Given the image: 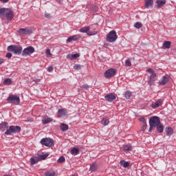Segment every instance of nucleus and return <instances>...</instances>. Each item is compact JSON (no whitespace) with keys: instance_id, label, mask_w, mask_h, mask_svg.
Wrapping results in <instances>:
<instances>
[{"instance_id":"423d86ee","label":"nucleus","mask_w":176,"mask_h":176,"mask_svg":"<svg viewBox=\"0 0 176 176\" xmlns=\"http://www.w3.org/2000/svg\"><path fill=\"white\" fill-rule=\"evenodd\" d=\"M41 144L45 146L50 147L54 146V141L50 138H45L41 140Z\"/></svg>"},{"instance_id":"6ab92c4d","label":"nucleus","mask_w":176,"mask_h":176,"mask_svg":"<svg viewBox=\"0 0 176 176\" xmlns=\"http://www.w3.org/2000/svg\"><path fill=\"white\" fill-rule=\"evenodd\" d=\"M8 10L9 8H0V17L1 19H3V17L6 16V13L8 12Z\"/></svg>"},{"instance_id":"f704fd0d","label":"nucleus","mask_w":176,"mask_h":176,"mask_svg":"<svg viewBox=\"0 0 176 176\" xmlns=\"http://www.w3.org/2000/svg\"><path fill=\"white\" fill-rule=\"evenodd\" d=\"M45 56L46 57L49 58V57H52V56H53V54H52V52H50V49H47L45 51Z\"/></svg>"},{"instance_id":"4468645a","label":"nucleus","mask_w":176,"mask_h":176,"mask_svg":"<svg viewBox=\"0 0 176 176\" xmlns=\"http://www.w3.org/2000/svg\"><path fill=\"white\" fill-rule=\"evenodd\" d=\"M80 38H82V36L80 34H76L67 38V43H69L70 42H72V41H78V39H80Z\"/></svg>"},{"instance_id":"58836bf2","label":"nucleus","mask_w":176,"mask_h":176,"mask_svg":"<svg viewBox=\"0 0 176 176\" xmlns=\"http://www.w3.org/2000/svg\"><path fill=\"white\" fill-rule=\"evenodd\" d=\"M53 120L52 118H46L43 120V124H47V123H50Z\"/></svg>"},{"instance_id":"8fccbe9b","label":"nucleus","mask_w":176,"mask_h":176,"mask_svg":"<svg viewBox=\"0 0 176 176\" xmlns=\"http://www.w3.org/2000/svg\"><path fill=\"white\" fill-rule=\"evenodd\" d=\"M45 17L46 19H50L51 15H50V14H49V13H46V14H45Z\"/></svg>"},{"instance_id":"f03ea898","label":"nucleus","mask_w":176,"mask_h":176,"mask_svg":"<svg viewBox=\"0 0 176 176\" xmlns=\"http://www.w3.org/2000/svg\"><path fill=\"white\" fill-rule=\"evenodd\" d=\"M7 50L8 52H12L14 54L20 56L23 53V47L20 45H12L8 47Z\"/></svg>"},{"instance_id":"4be33fe9","label":"nucleus","mask_w":176,"mask_h":176,"mask_svg":"<svg viewBox=\"0 0 176 176\" xmlns=\"http://www.w3.org/2000/svg\"><path fill=\"white\" fill-rule=\"evenodd\" d=\"M157 8H162L164 5H166V0H157L156 1Z\"/></svg>"},{"instance_id":"ea45409f","label":"nucleus","mask_w":176,"mask_h":176,"mask_svg":"<svg viewBox=\"0 0 176 176\" xmlns=\"http://www.w3.org/2000/svg\"><path fill=\"white\" fill-rule=\"evenodd\" d=\"M125 65L126 67H131V60H130V59H126L125 60Z\"/></svg>"},{"instance_id":"dca6fc26","label":"nucleus","mask_w":176,"mask_h":176,"mask_svg":"<svg viewBox=\"0 0 176 176\" xmlns=\"http://www.w3.org/2000/svg\"><path fill=\"white\" fill-rule=\"evenodd\" d=\"M79 32H82V34H87V35H89V32H90V27H82L79 30Z\"/></svg>"},{"instance_id":"cd10ccee","label":"nucleus","mask_w":176,"mask_h":176,"mask_svg":"<svg viewBox=\"0 0 176 176\" xmlns=\"http://www.w3.org/2000/svg\"><path fill=\"white\" fill-rule=\"evenodd\" d=\"M39 162V158H35V157H32L30 159V164L32 166H34V164H36Z\"/></svg>"},{"instance_id":"7ed1b4c3","label":"nucleus","mask_w":176,"mask_h":176,"mask_svg":"<svg viewBox=\"0 0 176 176\" xmlns=\"http://www.w3.org/2000/svg\"><path fill=\"white\" fill-rule=\"evenodd\" d=\"M21 131V127L19 126L11 125L4 133L5 135H12V134H17Z\"/></svg>"},{"instance_id":"c03bdc74","label":"nucleus","mask_w":176,"mask_h":176,"mask_svg":"<svg viewBox=\"0 0 176 176\" xmlns=\"http://www.w3.org/2000/svg\"><path fill=\"white\" fill-rule=\"evenodd\" d=\"M82 87V89H84V90H89V89H90V86H89L88 85H84Z\"/></svg>"},{"instance_id":"37998d69","label":"nucleus","mask_w":176,"mask_h":176,"mask_svg":"<svg viewBox=\"0 0 176 176\" xmlns=\"http://www.w3.org/2000/svg\"><path fill=\"white\" fill-rule=\"evenodd\" d=\"M96 34H97V32H96V31H94V32H89V33H88V35L89 36H93V35H96Z\"/></svg>"},{"instance_id":"c756f323","label":"nucleus","mask_w":176,"mask_h":176,"mask_svg":"<svg viewBox=\"0 0 176 176\" xmlns=\"http://www.w3.org/2000/svg\"><path fill=\"white\" fill-rule=\"evenodd\" d=\"M101 124H102V126H108V124H109V120L103 118L101 120Z\"/></svg>"},{"instance_id":"09e8293b","label":"nucleus","mask_w":176,"mask_h":176,"mask_svg":"<svg viewBox=\"0 0 176 176\" xmlns=\"http://www.w3.org/2000/svg\"><path fill=\"white\" fill-rule=\"evenodd\" d=\"M52 71H53L52 66H50V67H47V72H52Z\"/></svg>"},{"instance_id":"9b49d317","label":"nucleus","mask_w":176,"mask_h":176,"mask_svg":"<svg viewBox=\"0 0 176 176\" xmlns=\"http://www.w3.org/2000/svg\"><path fill=\"white\" fill-rule=\"evenodd\" d=\"M18 33L19 35H29L30 34H32V30L28 28H20L18 30Z\"/></svg>"},{"instance_id":"0eeeda50","label":"nucleus","mask_w":176,"mask_h":176,"mask_svg":"<svg viewBox=\"0 0 176 176\" xmlns=\"http://www.w3.org/2000/svg\"><path fill=\"white\" fill-rule=\"evenodd\" d=\"M160 124V118L157 116H153L149 120V126L151 127H157Z\"/></svg>"},{"instance_id":"20e7f679","label":"nucleus","mask_w":176,"mask_h":176,"mask_svg":"<svg viewBox=\"0 0 176 176\" xmlns=\"http://www.w3.org/2000/svg\"><path fill=\"white\" fill-rule=\"evenodd\" d=\"M8 104L19 105L20 104V96L18 95H10L7 98Z\"/></svg>"},{"instance_id":"de8ad7c7","label":"nucleus","mask_w":176,"mask_h":176,"mask_svg":"<svg viewBox=\"0 0 176 176\" xmlns=\"http://www.w3.org/2000/svg\"><path fill=\"white\" fill-rule=\"evenodd\" d=\"M74 69H80V65H74Z\"/></svg>"},{"instance_id":"e433bc0d","label":"nucleus","mask_w":176,"mask_h":176,"mask_svg":"<svg viewBox=\"0 0 176 176\" xmlns=\"http://www.w3.org/2000/svg\"><path fill=\"white\" fill-rule=\"evenodd\" d=\"M46 176H54L56 175V172L54 171H47L45 173Z\"/></svg>"},{"instance_id":"4c0bfd02","label":"nucleus","mask_w":176,"mask_h":176,"mask_svg":"<svg viewBox=\"0 0 176 176\" xmlns=\"http://www.w3.org/2000/svg\"><path fill=\"white\" fill-rule=\"evenodd\" d=\"M131 149H132V147L130 145H126L124 147V151H125V152H129V151H131Z\"/></svg>"},{"instance_id":"412c9836","label":"nucleus","mask_w":176,"mask_h":176,"mask_svg":"<svg viewBox=\"0 0 176 176\" xmlns=\"http://www.w3.org/2000/svg\"><path fill=\"white\" fill-rule=\"evenodd\" d=\"M120 164L124 167V168H127L130 166V162H126L124 160H122L120 162Z\"/></svg>"},{"instance_id":"9d476101","label":"nucleus","mask_w":176,"mask_h":176,"mask_svg":"<svg viewBox=\"0 0 176 176\" xmlns=\"http://www.w3.org/2000/svg\"><path fill=\"white\" fill-rule=\"evenodd\" d=\"M169 81H170V76L165 75L162 76L160 80L159 81V85H160V86H164V85H166V83H168Z\"/></svg>"},{"instance_id":"79ce46f5","label":"nucleus","mask_w":176,"mask_h":176,"mask_svg":"<svg viewBox=\"0 0 176 176\" xmlns=\"http://www.w3.org/2000/svg\"><path fill=\"white\" fill-rule=\"evenodd\" d=\"M64 162H65V157L63 156L58 160V163H64Z\"/></svg>"},{"instance_id":"49530a36","label":"nucleus","mask_w":176,"mask_h":176,"mask_svg":"<svg viewBox=\"0 0 176 176\" xmlns=\"http://www.w3.org/2000/svg\"><path fill=\"white\" fill-rule=\"evenodd\" d=\"M12 53H10V52H8L7 54H6V57L7 58H12Z\"/></svg>"},{"instance_id":"a878e982","label":"nucleus","mask_w":176,"mask_h":176,"mask_svg":"<svg viewBox=\"0 0 176 176\" xmlns=\"http://www.w3.org/2000/svg\"><path fill=\"white\" fill-rule=\"evenodd\" d=\"M60 129L61 131H67V130H68V129H69V126H68V125H67L64 123H62V124H60Z\"/></svg>"},{"instance_id":"6e6552de","label":"nucleus","mask_w":176,"mask_h":176,"mask_svg":"<svg viewBox=\"0 0 176 176\" xmlns=\"http://www.w3.org/2000/svg\"><path fill=\"white\" fill-rule=\"evenodd\" d=\"M35 52V48L32 46H29L26 48H25L21 53V56H30V54H32V53Z\"/></svg>"},{"instance_id":"f3484780","label":"nucleus","mask_w":176,"mask_h":176,"mask_svg":"<svg viewBox=\"0 0 176 176\" xmlns=\"http://www.w3.org/2000/svg\"><path fill=\"white\" fill-rule=\"evenodd\" d=\"M80 55L79 54H67L66 58L68 60H76Z\"/></svg>"},{"instance_id":"bb28decb","label":"nucleus","mask_w":176,"mask_h":176,"mask_svg":"<svg viewBox=\"0 0 176 176\" xmlns=\"http://www.w3.org/2000/svg\"><path fill=\"white\" fill-rule=\"evenodd\" d=\"M157 127V131L158 133H163L164 130V126H163V124H160Z\"/></svg>"},{"instance_id":"7c9ffc66","label":"nucleus","mask_w":176,"mask_h":176,"mask_svg":"<svg viewBox=\"0 0 176 176\" xmlns=\"http://www.w3.org/2000/svg\"><path fill=\"white\" fill-rule=\"evenodd\" d=\"M89 170L93 172L97 171V164H96V163H93L91 165Z\"/></svg>"},{"instance_id":"864d4df0","label":"nucleus","mask_w":176,"mask_h":176,"mask_svg":"<svg viewBox=\"0 0 176 176\" xmlns=\"http://www.w3.org/2000/svg\"><path fill=\"white\" fill-rule=\"evenodd\" d=\"M153 127H155V126H150V128H149V129H148V132H149V133H152V129H153Z\"/></svg>"},{"instance_id":"a18cd8bd","label":"nucleus","mask_w":176,"mask_h":176,"mask_svg":"<svg viewBox=\"0 0 176 176\" xmlns=\"http://www.w3.org/2000/svg\"><path fill=\"white\" fill-rule=\"evenodd\" d=\"M139 120L140 122H142L143 124H145V123H146V120H145V118H140Z\"/></svg>"},{"instance_id":"ddd939ff","label":"nucleus","mask_w":176,"mask_h":176,"mask_svg":"<svg viewBox=\"0 0 176 176\" xmlns=\"http://www.w3.org/2000/svg\"><path fill=\"white\" fill-rule=\"evenodd\" d=\"M14 16V15L13 14V10L8 8L5 17L7 19V20H8L9 21H11V20H13Z\"/></svg>"},{"instance_id":"a19ab883","label":"nucleus","mask_w":176,"mask_h":176,"mask_svg":"<svg viewBox=\"0 0 176 176\" xmlns=\"http://www.w3.org/2000/svg\"><path fill=\"white\" fill-rule=\"evenodd\" d=\"M146 130V123L143 124L140 133H144Z\"/></svg>"},{"instance_id":"a211bd4d","label":"nucleus","mask_w":176,"mask_h":176,"mask_svg":"<svg viewBox=\"0 0 176 176\" xmlns=\"http://www.w3.org/2000/svg\"><path fill=\"white\" fill-rule=\"evenodd\" d=\"M8 122H3L0 124V130L1 131H5V130H8L9 126H8Z\"/></svg>"},{"instance_id":"b1692460","label":"nucleus","mask_w":176,"mask_h":176,"mask_svg":"<svg viewBox=\"0 0 176 176\" xmlns=\"http://www.w3.org/2000/svg\"><path fill=\"white\" fill-rule=\"evenodd\" d=\"M162 46L164 49H170L171 47V41H164Z\"/></svg>"},{"instance_id":"1a4fd4ad","label":"nucleus","mask_w":176,"mask_h":176,"mask_svg":"<svg viewBox=\"0 0 176 176\" xmlns=\"http://www.w3.org/2000/svg\"><path fill=\"white\" fill-rule=\"evenodd\" d=\"M115 75H116V69L113 68L109 69L104 72V78L107 79H109V78H112Z\"/></svg>"},{"instance_id":"39448f33","label":"nucleus","mask_w":176,"mask_h":176,"mask_svg":"<svg viewBox=\"0 0 176 176\" xmlns=\"http://www.w3.org/2000/svg\"><path fill=\"white\" fill-rule=\"evenodd\" d=\"M116 39H118V34H116V31L115 30L110 31L106 37V41L110 42V43L116 42Z\"/></svg>"},{"instance_id":"2eb2a0df","label":"nucleus","mask_w":176,"mask_h":176,"mask_svg":"<svg viewBox=\"0 0 176 176\" xmlns=\"http://www.w3.org/2000/svg\"><path fill=\"white\" fill-rule=\"evenodd\" d=\"M163 104V100L162 99H159L154 104H152L153 109H156V108H159L160 105Z\"/></svg>"},{"instance_id":"393cba45","label":"nucleus","mask_w":176,"mask_h":176,"mask_svg":"<svg viewBox=\"0 0 176 176\" xmlns=\"http://www.w3.org/2000/svg\"><path fill=\"white\" fill-rule=\"evenodd\" d=\"M173 131V128L171 127H166L165 129V133L168 136L172 135Z\"/></svg>"},{"instance_id":"72a5a7b5","label":"nucleus","mask_w":176,"mask_h":176,"mask_svg":"<svg viewBox=\"0 0 176 176\" xmlns=\"http://www.w3.org/2000/svg\"><path fill=\"white\" fill-rule=\"evenodd\" d=\"M47 156H49V155H47V154L39 155L38 160H45V159H46V157H47Z\"/></svg>"},{"instance_id":"c9c22d12","label":"nucleus","mask_w":176,"mask_h":176,"mask_svg":"<svg viewBox=\"0 0 176 176\" xmlns=\"http://www.w3.org/2000/svg\"><path fill=\"white\" fill-rule=\"evenodd\" d=\"M134 27H135V28H138V29L142 28V23H141V22H136L134 24Z\"/></svg>"},{"instance_id":"aec40b11","label":"nucleus","mask_w":176,"mask_h":176,"mask_svg":"<svg viewBox=\"0 0 176 176\" xmlns=\"http://www.w3.org/2000/svg\"><path fill=\"white\" fill-rule=\"evenodd\" d=\"M144 2L146 9H149V8H152L153 6V0H144Z\"/></svg>"},{"instance_id":"3c124183","label":"nucleus","mask_w":176,"mask_h":176,"mask_svg":"<svg viewBox=\"0 0 176 176\" xmlns=\"http://www.w3.org/2000/svg\"><path fill=\"white\" fill-rule=\"evenodd\" d=\"M0 2H2L3 3H6L9 2V0H0Z\"/></svg>"},{"instance_id":"603ef678","label":"nucleus","mask_w":176,"mask_h":176,"mask_svg":"<svg viewBox=\"0 0 176 176\" xmlns=\"http://www.w3.org/2000/svg\"><path fill=\"white\" fill-rule=\"evenodd\" d=\"M5 63V60L3 58H0V65L1 64H3Z\"/></svg>"},{"instance_id":"c85d7f7f","label":"nucleus","mask_w":176,"mask_h":176,"mask_svg":"<svg viewBox=\"0 0 176 176\" xmlns=\"http://www.w3.org/2000/svg\"><path fill=\"white\" fill-rule=\"evenodd\" d=\"M131 96H133V94H131V91H126L124 94V96L125 97V98L126 100H130V97H131Z\"/></svg>"},{"instance_id":"f257e3e1","label":"nucleus","mask_w":176,"mask_h":176,"mask_svg":"<svg viewBox=\"0 0 176 176\" xmlns=\"http://www.w3.org/2000/svg\"><path fill=\"white\" fill-rule=\"evenodd\" d=\"M148 74H150V76L148 78L147 83L149 86H152V85H155V82L157 79V76L156 75V72L151 68H148L146 71Z\"/></svg>"},{"instance_id":"f8f14e48","label":"nucleus","mask_w":176,"mask_h":176,"mask_svg":"<svg viewBox=\"0 0 176 176\" xmlns=\"http://www.w3.org/2000/svg\"><path fill=\"white\" fill-rule=\"evenodd\" d=\"M104 100L108 102H112V101H115V100H116V94H108L104 96Z\"/></svg>"},{"instance_id":"2f4dec72","label":"nucleus","mask_w":176,"mask_h":176,"mask_svg":"<svg viewBox=\"0 0 176 176\" xmlns=\"http://www.w3.org/2000/svg\"><path fill=\"white\" fill-rule=\"evenodd\" d=\"M3 85H6V86H9V85H12V79L10 78H6L3 81Z\"/></svg>"},{"instance_id":"5701e85b","label":"nucleus","mask_w":176,"mask_h":176,"mask_svg":"<svg viewBox=\"0 0 176 176\" xmlns=\"http://www.w3.org/2000/svg\"><path fill=\"white\" fill-rule=\"evenodd\" d=\"M79 148H73L70 151L71 155H73V156H76V155H79Z\"/></svg>"},{"instance_id":"473e14b6","label":"nucleus","mask_w":176,"mask_h":176,"mask_svg":"<svg viewBox=\"0 0 176 176\" xmlns=\"http://www.w3.org/2000/svg\"><path fill=\"white\" fill-rule=\"evenodd\" d=\"M58 113L60 115V116H65L66 115L65 109H58Z\"/></svg>"}]
</instances>
